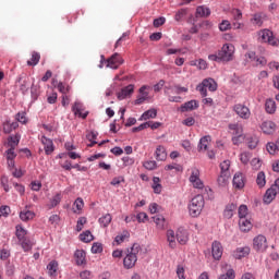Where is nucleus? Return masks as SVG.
Returning <instances> with one entry per match:
<instances>
[{"label":"nucleus","instance_id":"nucleus-28","mask_svg":"<svg viewBox=\"0 0 279 279\" xmlns=\"http://www.w3.org/2000/svg\"><path fill=\"white\" fill-rule=\"evenodd\" d=\"M178 239V234L175 235V232L171 229H169L167 231V241L169 243V247H171L172 250H175V245H177V242L175 240Z\"/></svg>","mask_w":279,"mask_h":279},{"label":"nucleus","instance_id":"nucleus-7","mask_svg":"<svg viewBox=\"0 0 279 279\" xmlns=\"http://www.w3.org/2000/svg\"><path fill=\"white\" fill-rule=\"evenodd\" d=\"M218 58L222 62H231V60H234V45L225 44L221 50L218 51Z\"/></svg>","mask_w":279,"mask_h":279},{"label":"nucleus","instance_id":"nucleus-25","mask_svg":"<svg viewBox=\"0 0 279 279\" xmlns=\"http://www.w3.org/2000/svg\"><path fill=\"white\" fill-rule=\"evenodd\" d=\"M177 241L180 245H186L189 243V233L184 229H179L177 231Z\"/></svg>","mask_w":279,"mask_h":279},{"label":"nucleus","instance_id":"nucleus-37","mask_svg":"<svg viewBox=\"0 0 279 279\" xmlns=\"http://www.w3.org/2000/svg\"><path fill=\"white\" fill-rule=\"evenodd\" d=\"M98 221L102 228H108V226H110L112 222V215L106 214L105 216L100 217Z\"/></svg>","mask_w":279,"mask_h":279},{"label":"nucleus","instance_id":"nucleus-56","mask_svg":"<svg viewBox=\"0 0 279 279\" xmlns=\"http://www.w3.org/2000/svg\"><path fill=\"white\" fill-rule=\"evenodd\" d=\"M230 27H232V24H230V21L228 20H223L219 25L220 32H228Z\"/></svg>","mask_w":279,"mask_h":279},{"label":"nucleus","instance_id":"nucleus-31","mask_svg":"<svg viewBox=\"0 0 279 279\" xmlns=\"http://www.w3.org/2000/svg\"><path fill=\"white\" fill-rule=\"evenodd\" d=\"M156 117H158V111L156 109H149L141 116L140 121H147L149 119H156Z\"/></svg>","mask_w":279,"mask_h":279},{"label":"nucleus","instance_id":"nucleus-15","mask_svg":"<svg viewBox=\"0 0 279 279\" xmlns=\"http://www.w3.org/2000/svg\"><path fill=\"white\" fill-rule=\"evenodd\" d=\"M211 254L215 260H220L221 256H223V246L221 242L215 241L211 244Z\"/></svg>","mask_w":279,"mask_h":279},{"label":"nucleus","instance_id":"nucleus-2","mask_svg":"<svg viewBox=\"0 0 279 279\" xmlns=\"http://www.w3.org/2000/svg\"><path fill=\"white\" fill-rule=\"evenodd\" d=\"M163 93L166 97L168 98V101H171L173 104H180L182 101V93H189V87H182L178 84L175 85H167L163 88Z\"/></svg>","mask_w":279,"mask_h":279},{"label":"nucleus","instance_id":"nucleus-17","mask_svg":"<svg viewBox=\"0 0 279 279\" xmlns=\"http://www.w3.org/2000/svg\"><path fill=\"white\" fill-rule=\"evenodd\" d=\"M233 187L238 191L245 187V175L241 172H236L233 177Z\"/></svg>","mask_w":279,"mask_h":279},{"label":"nucleus","instance_id":"nucleus-14","mask_svg":"<svg viewBox=\"0 0 279 279\" xmlns=\"http://www.w3.org/2000/svg\"><path fill=\"white\" fill-rule=\"evenodd\" d=\"M41 145H44L45 154L47 156H51L56 150V146H53V141L45 135L41 136Z\"/></svg>","mask_w":279,"mask_h":279},{"label":"nucleus","instance_id":"nucleus-41","mask_svg":"<svg viewBox=\"0 0 279 279\" xmlns=\"http://www.w3.org/2000/svg\"><path fill=\"white\" fill-rule=\"evenodd\" d=\"M93 239L95 238L93 236V233L88 230L80 234V241H82L83 243H90Z\"/></svg>","mask_w":279,"mask_h":279},{"label":"nucleus","instance_id":"nucleus-36","mask_svg":"<svg viewBox=\"0 0 279 279\" xmlns=\"http://www.w3.org/2000/svg\"><path fill=\"white\" fill-rule=\"evenodd\" d=\"M265 109L268 114H274L276 112V101L274 99H267Z\"/></svg>","mask_w":279,"mask_h":279},{"label":"nucleus","instance_id":"nucleus-9","mask_svg":"<svg viewBox=\"0 0 279 279\" xmlns=\"http://www.w3.org/2000/svg\"><path fill=\"white\" fill-rule=\"evenodd\" d=\"M233 112L240 117V119H243L244 121H247L250 117H252V111L250 110V107L243 105V104H235L232 107Z\"/></svg>","mask_w":279,"mask_h":279},{"label":"nucleus","instance_id":"nucleus-29","mask_svg":"<svg viewBox=\"0 0 279 279\" xmlns=\"http://www.w3.org/2000/svg\"><path fill=\"white\" fill-rule=\"evenodd\" d=\"M239 226L242 232H250L252 230V221L247 218H241L239 220Z\"/></svg>","mask_w":279,"mask_h":279},{"label":"nucleus","instance_id":"nucleus-60","mask_svg":"<svg viewBox=\"0 0 279 279\" xmlns=\"http://www.w3.org/2000/svg\"><path fill=\"white\" fill-rule=\"evenodd\" d=\"M251 165H252L253 169H255V171H258V169H260V167H263V161H260V159H258V158H254V159H252Z\"/></svg>","mask_w":279,"mask_h":279},{"label":"nucleus","instance_id":"nucleus-10","mask_svg":"<svg viewBox=\"0 0 279 279\" xmlns=\"http://www.w3.org/2000/svg\"><path fill=\"white\" fill-rule=\"evenodd\" d=\"M268 247L269 244H267V238L265 235L259 234L254 238L253 250H255V252H266Z\"/></svg>","mask_w":279,"mask_h":279},{"label":"nucleus","instance_id":"nucleus-13","mask_svg":"<svg viewBox=\"0 0 279 279\" xmlns=\"http://www.w3.org/2000/svg\"><path fill=\"white\" fill-rule=\"evenodd\" d=\"M36 217V213L32 210V205H26L23 210L20 211V219L22 221H32Z\"/></svg>","mask_w":279,"mask_h":279},{"label":"nucleus","instance_id":"nucleus-51","mask_svg":"<svg viewBox=\"0 0 279 279\" xmlns=\"http://www.w3.org/2000/svg\"><path fill=\"white\" fill-rule=\"evenodd\" d=\"M57 88L62 95H69V92L71 90V87L64 83H59Z\"/></svg>","mask_w":279,"mask_h":279},{"label":"nucleus","instance_id":"nucleus-39","mask_svg":"<svg viewBox=\"0 0 279 279\" xmlns=\"http://www.w3.org/2000/svg\"><path fill=\"white\" fill-rule=\"evenodd\" d=\"M230 180V173L220 172L218 177V184L219 186H227Z\"/></svg>","mask_w":279,"mask_h":279},{"label":"nucleus","instance_id":"nucleus-50","mask_svg":"<svg viewBox=\"0 0 279 279\" xmlns=\"http://www.w3.org/2000/svg\"><path fill=\"white\" fill-rule=\"evenodd\" d=\"M86 217H80L77 222H76V232H82L84 230V226L87 223Z\"/></svg>","mask_w":279,"mask_h":279},{"label":"nucleus","instance_id":"nucleus-57","mask_svg":"<svg viewBox=\"0 0 279 279\" xmlns=\"http://www.w3.org/2000/svg\"><path fill=\"white\" fill-rule=\"evenodd\" d=\"M144 167L145 169H148V171H154V169L158 167V163H156L154 160H149L144 162Z\"/></svg>","mask_w":279,"mask_h":279},{"label":"nucleus","instance_id":"nucleus-46","mask_svg":"<svg viewBox=\"0 0 279 279\" xmlns=\"http://www.w3.org/2000/svg\"><path fill=\"white\" fill-rule=\"evenodd\" d=\"M266 149H267L268 154L274 156L277 151H279L278 143L269 142L266 145Z\"/></svg>","mask_w":279,"mask_h":279},{"label":"nucleus","instance_id":"nucleus-54","mask_svg":"<svg viewBox=\"0 0 279 279\" xmlns=\"http://www.w3.org/2000/svg\"><path fill=\"white\" fill-rule=\"evenodd\" d=\"M239 218L240 219H246L247 218V206L246 205H241L239 207Z\"/></svg>","mask_w":279,"mask_h":279},{"label":"nucleus","instance_id":"nucleus-21","mask_svg":"<svg viewBox=\"0 0 279 279\" xmlns=\"http://www.w3.org/2000/svg\"><path fill=\"white\" fill-rule=\"evenodd\" d=\"M250 247L248 246H240L233 252L234 258L241 260V258H245V256H250Z\"/></svg>","mask_w":279,"mask_h":279},{"label":"nucleus","instance_id":"nucleus-18","mask_svg":"<svg viewBox=\"0 0 279 279\" xmlns=\"http://www.w3.org/2000/svg\"><path fill=\"white\" fill-rule=\"evenodd\" d=\"M260 130L264 134H274L276 132V123L274 121H264L260 125Z\"/></svg>","mask_w":279,"mask_h":279},{"label":"nucleus","instance_id":"nucleus-38","mask_svg":"<svg viewBox=\"0 0 279 279\" xmlns=\"http://www.w3.org/2000/svg\"><path fill=\"white\" fill-rule=\"evenodd\" d=\"M153 219L158 230H165V216L157 215V216H154Z\"/></svg>","mask_w":279,"mask_h":279},{"label":"nucleus","instance_id":"nucleus-47","mask_svg":"<svg viewBox=\"0 0 279 279\" xmlns=\"http://www.w3.org/2000/svg\"><path fill=\"white\" fill-rule=\"evenodd\" d=\"M126 239H130V232L123 231L121 234L116 236V243L121 245V243H123Z\"/></svg>","mask_w":279,"mask_h":279},{"label":"nucleus","instance_id":"nucleus-32","mask_svg":"<svg viewBox=\"0 0 279 279\" xmlns=\"http://www.w3.org/2000/svg\"><path fill=\"white\" fill-rule=\"evenodd\" d=\"M235 211H236V205H234V203H231L226 206L223 215L226 219H232V217H234Z\"/></svg>","mask_w":279,"mask_h":279},{"label":"nucleus","instance_id":"nucleus-58","mask_svg":"<svg viewBox=\"0 0 279 279\" xmlns=\"http://www.w3.org/2000/svg\"><path fill=\"white\" fill-rule=\"evenodd\" d=\"M231 14H232L234 21H241V19H243V12H241V10H239V9H233L231 11Z\"/></svg>","mask_w":279,"mask_h":279},{"label":"nucleus","instance_id":"nucleus-44","mask_svg":"<svg viewBox=\"0 0 279 279\" xmlns=\"http://www.w3.org/2000/svg\"><path fill=\"white\" fill-rule=\"evenodd\" d=\"M15 121L22 123V125H27V113L25 111L17 112L15 114Z\"/></svg>","mask_w":279,"mask_h":279},{"label":"nucleus","instance_id":"nucleus-6","mask_svg":"<svg viewBox=\"0 0 279 279\" xmlns=\"http://www.w3.org/2000/svg\"><path fill=\"white\" fill-rule=\"evenodd\" d=\"M208 89L210 93H215V90H217V82L213 78L203 80L202 84L196 87V90L201 93L202 97H208Z\"/></svg>","mask_w":279,"mask_h":279},{"label":"nucleus","instance_id":"nucleus-59","mask_svg":"<svg viewBox=\"0 0 279 279\" xmlns=\"http://www.w3.org/2000/svg\"><path fill=\"white\" fill-rule=\"evenodd\" d=\"M184 16H186V9H180L175 15H174V20L180 22L182 19H184Z\"/></svg>","mask_w":279,"mask_h":279},{"label":"nucleus","instance_id":"nucleus-24","mask_svg":"<svg viewBox=\"0 0 279 279\" xmlns=\"http://www.w3.org/2000/svg\"><path fill=\"white\" fill-rule=\"evenodd\" d=\"M276 195H278V190H276V187L268 189L264 195V203L271 204L276 198Z\"/></svg>","mask_w":279,"mask_h":279},{"label":"nucleus","instance_id":"nucleus-52","mask_svg":"<svg viewBox=\"0 0 279 279\" xmlns=\"http://www.w3.org/2000/svg\"><path fill=\"white\" fill-rule=\"evenodd\" d=\"M104 252V245L99 242H95L92 246V254H101Z\"/></svg>","mask_w":279,"mask_h":279},{"label":"nucleus","instance_id":"nucleus-45","mask_svg":"<svg viewBox=\"0 0 279 279\" xmlns=\"http://www.w3.org/2000/svg\"><path fill=\"white\" fill-rule=\"evenodd\" d=\"M40 62V53L34 51L31 60L27 61L28 66H36Z\"/></svg>","mask_w":279,"mask_h":279},{"label":"nucleus","instance_id":"nucleus-23","mask_svg":"<svg viewBox=\"0 0 279 279\" xmlns=\"http://www.w3.org/2000/svg\"><path fill=\"white\" fill-rule=\"evenodd\" d=\"M199 102L197 100H190L181 106V112H191V110H197Z\"/></svg>","mask_w":279,"mask_h":279},{"label":"nucleus","instance_id":"nucleus-42","mask_svg":"<svg viewBox=\"0 0 279 279\" xmlns=\"http://www.w3.org/2000/svg\"><path fill=\"white\" fill-rule=\"evenodd\" d=\"M82 208H84V199H82V197H78L74 202L73 210L76 215H80V213H82Z\"/></svg>","mask_w":279,"mask_h":279},{"label":"nucleus","instance_id":"nucleus-63","mask_svg":"<svg viewBox=\"0 0 279 279\" xmlns=\"http://www.w3.org/2000/svg\"><path fill=\"white\" fill-rule=\"evenodd\" d=\"M135 219H137L138 223H145V220L148 219V216L146 213H140L135 216Z\"/></svg>","mask_w":279,"mask_h":279},{"label":"nucleus","instance_id":"nucleus-16","mask_svg":"<svg viewBox=\"0 0 279 279\" xmlns=\"http://www.w3.org/2000/svg\"><path fill=\"white\" fill-rule=\"evenodd\" d=\"M134 94V85L130 84L123 87L117 95L119 101H123V99H128V97H132Z\"/></svg>","mask_w":279,"mask_h":279},{"label":"nucleus","instance_id":"nucleus-64","mask_svg":"<svg viewBox=\"0 0 279 279\" xmlns=\"http://www.w3.org/2000/svg\"><path fill=\"white\" fill-rule=\"evenodd\" d=\"M80 278H82V279H90V278H93V272H90L89 270H83L80 274Z\"/></svg>","mask_w":279,"mask_h":279},{"label":"nucleus","instance_id":"nucleus-19","mask_svg":"<svg viewBox=\"0 0 279 279\" xmlns=\"http://www.w3.org/2000/svg\"><path fill=\"white\" fill-rule=\"evenodd\" d=\"M243 141H245L248 149H256L258 147L259 140L256 135H245Z\"/></svg>","mask_w":279,"mask_h":279},{"label":"nucleus","instance_id":"nucleus-40","mask_svg":"<svg viewBox=\"0 0 279 279\" xmlns=\"http://www.w3.org/2000/svg\"><path fill=\"white\" fill-rule=\"evenodd\" d=\"M47 269H48L49 276H56L58 274V262L51 260L48 264Z\"/></svg>","mask_w":279,"mask_h":279},{"label":"nucleus","instance_id":"nucleus-4","mask_svg":"<svg viewBox=\"0 0 279 279\" xmlns=\"http://www.w3.org/2000/svg\"><path fill=\"white\" fill-rule=\"evenodd\" d=\"M204 205L205 201L203 195L194 196L189 205L191 217H199V215H202V210H204Z\"/></svg>","mask_w":279,"mask_h":279},{"label":"nucleus","instance_id":"nucleus-35","mask_svg":"<svg viewBox=\"0 0 279 279\" xmlns=\"http://www.w3.org/2000/svg\"><path fill=\"white\" fill-rule=\"evenodd\" d=\"M151 186H153L154 193H156L157 195H160V193H162V185L160 184V178L154 177Z\"/></svg>","mask_w":279,"mask_h":279},{"label":"nucleus","instance_id":"nucleus-26","mask_svg":"<svg viewBox=\"0 0 279 279\" xmlns=\"http://www.w3.org/2000/svg\"><path fill=\"white\" fill-rule=\"evenodd\" d=\"M14 150V148H9L5 150V158L11 169H14V159L16 158V151Z\"/></svg>","mask_w":279,"mask_h":279},{"label":"nucleus","instance_id":"nucleus-30","mask_svg":"<svg viewBox=\"0 0 279 279\" xmlns=\"http://www.w3.org/2000/svg\"><path fill=\"white\" fill-rule=\"evenodd\" d=\"M74 257L76 260V265H85L86 264V252L84 250H77L74 253Z\"/></svg>","mask_w":279,"mask_h":279},{"label":"nucleus","instance_id":"nucleus-11","mask_svg":"<svg viewBox=\"0 0 279 279\" xmlns=\"http://www.w3.org/2000/svg\"><path fill=\"white\" fill-rule=\"evenodd\" d=\"M190 182L194 189H204V182L199 179V169L196 167L191 169Z\"/></svg>","mask_w":279,"mask_h":279},{"label":"nucleus","instance_id":"nucleus-61","mask_svg":"<svg viewBox=\"0 0 279 279\" xmlns=\"http://www.w3.org/2000/svg\"><path fill=\"white\" fill-rule=\"evenodd\" d=\"M151 87L147 86V85H144L140 88V96L142 97H146V98H149V90Z\"/></svg>","mask_w":279,"mask_h":279},{"label":"nucleus","instance_id":"nucleus-62","mask_svg":"<svg viewBox=\"0 0 279 279\" xmlns=\"http://www.w3.org/2000/svg\"><path fill=\"white\" fill-rule=\"evenodd\" d=\"M250 158H252L250 153H242L240 155V160H241V162H243V165H247V162H250Z\"/></svg>","mask_w":279,"mask_h":279},{"label":"nucleus","instance_id":"nucleus-48","mask_svg":"<svg viewBox=\"0 0 279 279\" xmlns=\"http://www.w3.org/2000/svg\"><path fill=\"white\" fill-rule=\"evenodd\" d=\"M62 202V194L58 193L50 199V208H56Z\"/></svg>","mask_w":279,"mask_h":279},{"label":"nucleus","instance_id":"nucleus-34","mask_svg":"<svg viewBox=\"0 0 279 279\" xmlns=\"http://www.w3.org/2000/svg\"><path fill=\"white\" fill-rule=\"evenodd\" d=\"M210 145V136H204L199 140L198 151H206Z\"/></svg>","mask_w":279,"mask_h":279},{"label":"nucleus","instance_id":"nucleus-5","mask_svg":"<svg viewBox=\"0 0 279 279\" xmlns=\"http://www.w3.org/2000/svg\"><path fill=\"white\" fill-rule=\"evenodd\" d=\"M259 43H267L272 47L279 46V39L274 36V33L267 28L262 29L257 33Z\"/></svg>","mask_w":279,"mask_h":279},{"label":"nucleus","instance_id":"nucleus-8","mask_svg":"<svg viewBox=\"0 0 279 279\" xmlns=\"http://www.w3.org/2000/svg\"><path fill=\"white\" fill-rule=\"evenodd\" d=\"M229 130L233 134V137H232L233 145H239V143H241L243 138H245L243 135V125L239 123L229 124Z\"/></svg>","mask_w":279,"mask_h":279},{"label":"nucleus","instance_id":"nucleus-20","mask_svg":"<svg viewBox=\"0 0 279 279\" xmlns=\"http://www.w3.org/2000/svg\"><path fill=\"white\" fill-rule=\"evenodd\" d=\"M20 143H21V134L16 133L15 135H10L8 137L7 147H9V149H16Z\"/></svg>","mask_w":279,"mask_h":279},{"label":"nucleus","instance_id":"nucleus-22","mask_svg":"<svg viewBox=\"0 0 279 279\" xmlns=\"http://www.w3.org/2000/svg\"><path fill=\"white\" fill-rule=\"evenodd\" d=\"M72 112H74L75 117H80L81 119H86V117H88V112L84 113V105H82V102L74 104Z\"/></svg>","mask_w":279,"mask_h":279},{"label":"nucleus","instance_id":"nucleus-53","mask_svg":"<svg viewBox=\"0 0 279 279\" xmlns=\"http://www.w3.org/2000/svg\"><path fill=\"white\" fill-rule=\"evenodd\" d=\"M87 138L90 142L88 147H94L95 145H97V142H95L97 140V133L95 131L89 132L87 134Z\"/></svg>","mask_w":279,"mask_h":279},{"label":"nucleus","instance_id":"nucleus-55","mask_svg":"<svg viewBox=\"0 0 279 279\" xmlns=\"http://www.w3.org/2000/svg\"><path fill=\"white\" fill-rule=\"evenodd\" d=\"M220 173H230V160H225L220 163Z\"/></svg>","mask_w":279,"mask_h":279},{"label":"nucleus","instance_id":"nucleus-1","mask_svg":"<svg viewBox=\"0 0 279 279\" xmlns=\"http://www.w3.org/2000/svg\"><path fill=\"white\" fill-rule=\"evenodd\" d=\"M15 236L23 252H32V247L36 245L34 239L29 238L27 230L21 225L15 227Z\"/></svg>","mask_w":279,"mask_h":279},{"label":"nucleus","instance_id":"nucleus-33","mask_svg":"<svg viewBox=\"0 0 279 279\" xmlns=\"http://www.w3.org/2000/svg\"><path fill=\"white\" fill-rule=\"evenodd\" d=\"M196 16H201L202 19H208V16H210V9L204 5L197 7Z\"/></svg>","mask_w":279,"mask_h":279},{"label":"nucleus","instance_id":"nucleus-49","mask_svg":"<svg viewBox=\"0 0 279 279\" xmlns=\"http://www.w3.org/2000/svg\"><path fill=\"white\" fill-rule=\"evenodd\" d=\"M251 23H253V25H257V27H260L263 25V14H254Z\"/></svg>","mask_w":279,"mask_h":279},{"label":"nucleus","instance_id":"nucleus-27","mask_svg":"<svg viewBox=\"0 0 279 279\" xmlns=\"http://www.w3.org/2000/svg\"><path fill=\"white\" fill-rule=\"evenodd\" d=\"M155 157H156V160H159L161 162L167 160V149L165 148V146L162 145L157 146L155 151Z\"/></svg>","mask_w":279,"mask_h":279},{"label":"nucleus","instance_id":"nucleus-3","mask_svg":"<svg viewBox=\"0 0 279 279\" xmlns=\"http://www.w3.org/2000/svg\"><path fill=\"white\" fill-rule=\"evenodd\" d=\"M141 244L134 243L131 248L126 252L125 257L123 258L124 269H134L136 267V263L138 260V253L142 252Z\"/></svg>","mask_w":279,"mask_h":279},{"label":"nucleus","instance_id":"nucleus-43","mask_svg":"<svg viewBox=\"0 0 279 279\" xmlns=\"http://www.w3.org/2000/svg\"><path fill=\"white\" fill-rule=\"evenodd\" d=\"M256 184L259 189H263L267 184V179L265 177V172H258L256 178Z\"/></svg>","mask_w":279,"mask_h":279},{"label":"nucleus","instance_id":"nucleus-12","mask_svg":"<svg viewBox=\"0 0 279 279\" xmlns=\"http://www.w3.org/2000/svg\"><path fill=\"white\" fill-rule=\"evenodd\" d=\"M121 64H123V58H121V54L119 53H113L108 60H107V66H109V69H119V66H121Z\"/></svg>","mask_w":279,"mask_h":279}]
</instances>
